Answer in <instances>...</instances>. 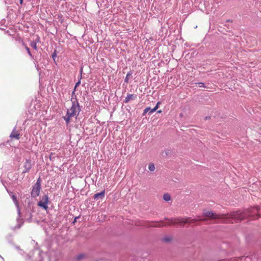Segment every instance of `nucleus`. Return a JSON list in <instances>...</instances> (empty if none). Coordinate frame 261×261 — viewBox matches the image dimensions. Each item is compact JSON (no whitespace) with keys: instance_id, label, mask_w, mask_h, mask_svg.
I'll list each match as a JSON object with an SVG mask.
<instances>
[{"instance_id":"obj_18","label":"nucleus","mask_w":261,"mask_h":261,"mask_svg":"<svg viewBox=\"0 0 261 261\" xmlns=\"http://www.w3.org/2000/svg\"><path fill=\"white\" fill-rule=\"evenodd\" d=\"M172 151L171 149H167L165 150L164 152H165V155L163 154V155L164 156H166L170 154H171Z\"/></svg>"},{"instance_id":"obj_15","label":"nucleus","mask_w":261,"mask_h":261,"mask_svg":"<svg viewBox=\"0 0 261 261\" xmlns=\"http://www.w3.org/2000/svg\"><path fill=\"white\" fill-rule=\"evenodd\" d=\"M73 117L72 116H70L69 114H66V116L63 117L64 119L66 121V123L68 124L70 121L71 118Z\"/></svg>"},{"instance_id":"obj_8","label":"nucleus","mask_w":261,"mask_h":261,"mask_svg":"<svg viewBox=\"0 0 261 261\" xmlns=\"http://www.w3.org/2000/svg\"><path fill=\"white\" fill-rule=\"evenodd\" d=\"M105 190H103L102 191H101V192L100 193H97L96 194H95L93 196V198L95 200H97L98 199H103L105 196Z\"/></svg>"},{"instance_id":"obj_9","label":"nucleus","mask_w":261,"mask_h":261,"mask_svg":"<svg viewBox=\"0 0 261 261\" xmlns=\"http://www.w3.org/2000/svg\"><path fill=\"white\" fill-rule=\"evenodd\" d=\"M19 136L20 134L18 133L17 131H16V127H15L13 131L11 133L10 137L11 139H15L16 140H19L20 138Z\"/></svg>"},{"instance_id":"obj_33","label":"nucleus","mask_w":261,"mask_h":261,"mask_svg":"<svg viewBox=\"0 0 261 261\" xmlns=\"http://www.w3.org/2000/svg\"><path fill=\"white\" fill-rule=\"evenodd\" d=\"M158 113H161L162 112V111L161 110H159L157 112Z\"/></svg>"},{"instance_id":"obj_6","label":"nucleus","mask_w":261,"mask_h":261,"mask_svg":"<svg viewBox=\"0 0 261 261\" xmlns=\"http://www.w3.org/2000/svg\"><path fill=\"white\" fill-rule=\"evenodd\" d=\"M166 220L167 221V223H164L163 221L153 222L154 224L150 225V226L153 227H162L166 226H169L168 225L169 222V221L168 220Z\"/></svg>"},{"instance_id":"obj_17","label":"nucleus","mask_w":261,"mask_h":261,"mask_svg":"<svg viewBox=\"0 0 261 261\" xmlns=\"http://www.w3.org/2000/svg\"><path fill=\"white\" fill-rule=\"evenodd\" d=\"M163 199L166 201H168L171 199V196L169 194H165L163 195Z\"/></svg>"},{"instance_id":"obj_20","label":"nucleus","mask_w":261,"mask_h":261,"mask_svg":"<svg viewBox=\"0 0 261 261\" xmlns=\"http://www.w3.org/2000/svg\"><path fill=\"white\" fill-rule=\"evenodd\" d=\"M75 91H74V90L72 92L71 98V101L72 102H73V100H75V99L77 100L76 97L75 95Z\"/></svg>"},{"instance_id":"obj_29","label":"nucleus","mask_w":261,"mask_h":261,"mask_svg":"<svg viewBox=\"0 0 261 261\" xmlns=\"http://www.w3.org/2000/svg\"><path fill=\"white\" fill-rule=\"evenodd\" d=\"M211 118V116H206L205 118H204V119L205 120H207L208 119H210Z\"/></svg>"},{"instance_id":"obj_27","label":"nucleus","mask_w":261,"mask_h":261,"mask_svg":"<svg viewBox=\"0 0 261 261\" xmlns=\"http://www.w3.org/2000/svg\"><path fill=\"white\" fill-rule=\"evenodd\" d=\"M80 218V216L75 217L72 223L75 224V223L77 221V220L79 219Z\"/></svg>"},{"instance_id":"obj_36","label":"nucleus","mask_w":261,"mask_h":261,"mask_svg":"<svg viewBox=\"0 0 261 261\" xmlns=\"http://www.w3.org/2000/svg\"><path fill=\"white\" fill-rule=\"evenodd\" d=\"M95 261H100V260H96Z\"/></svg>"},{"instance_id":"obj_24","label":"nucleus","mask_w":261,"mask_h":261,"mask_svg":"<svg viewBox=\"0 0 261 261\" xmlns=\"http://www.w3.org/2000/svg\"><path fill=\"white\" fill-rule=\"evenodd\" d=\"M197 84H198L199 87H200V88L205 87L204 84L203 83H198Z\"/></svg>"},{"instance_id":"obj_12","label":"nucleus","mask_w":261,"mask_h":261,"mask_svg":"<svg viewBox=\"0 0 261 261\" xmlns=\"http://www.w3.org/2000/svg\"><path fill=\"white\" fill-rule=\"evenodd\" d=\"M11 198H12L14 203L16 205V206L18 207V213L19 215H20V209L19 208L18 202V200H17L16 196L15 195H11Z\"/></svg>"},{"instance_id":"obj_7","label":"nucleus","mask_w":261,"mask_h":261,"mask_svg":"<svg viewBox=\"0 0 261 261\" xmlns=\"http://www.w3.org/2000/svg\"><path fill=\"white\" fill-rule=\"evenodd\" d=\"M24 170L22 171V173L28 172L32 168L31 161L30 160H26L23 165Z\"/></svg>"},{"instance_id":"obj_16","label":"nucleus","mask_w":261,"mask_h":261,"mask_svg":"<svg viewBox=\"0 0 261 261\" xmlns=\"http://www.w3.org/2000/svg\"><path fill=\"white\" fill-rule=\"evenodd\" d=\"M132 72L131 71H129V72H128L126 75V77L124 79V82L126 83H129V79H130V77L132 76Z\"/></svg>"},{"instance_id":"obj_21","label":"nucleus","mask_w":261,"mask_h":261,"mask_svg":"<svg viewBox=\"0 0 261 261\" xmlns=\"http://www.w3.org/2000/svg\"><path fill=\"white\" fill-rule=\"evenodd\" d=\"M31 46H32L35 50H37L36 42L32 41L30 44Z\"/></svg>"},{"instance_id":"obj_31","label":"nucleus","mask_w":261,"mask_h":261,"mask_svg":"<svg viewBox=\"0 0 261 261\" xmlns=\"http://www.w3.org/2000/svg\"><path fill=\"white\" fill-rule=\"evenodd\" d=\"M23 3V0H20V4H22Z\"/></svg>"},{"instance_id":"obj_13","label":"nucleus","mask_w":261,"mask_h":261,"mask_svg":"<svg viewBox=\"0 0 261 261\" xmlns=\"http://www.w3.org/2000/svg\"><path fill=\"white\" fill-rule=\"evenodd\" d=\"M155 111H154V108L151 109L150 107L146 108L143 111V115H145L148 112L149 115L152 114V113Z\"/></svg>"},{"instance_id":"obj_2","label":"nucleus","mask_w":261,"mask_h":261,"mask_svg":"<svg viewBox=\"0 0 261 261\" xmlns=\"http://www.w3.org/2000/svg\"><path fill=\"white\" fill-rule=\"evenodd\" d=\"M259 217H261V207L258 205L248 208L243 212L236 211L232 212L230 214V217L236 222H241L246 218L255 220Z\"/></svg>"},{"instance_id":"obj_19","label":"nucleus","mask_w":261,"mask_h":261,"mask_svg":"<svg viewBox=\"0 0 261 261\" xmlns=\"http://www.w3.org/2000/svg\"><path fill=\"white\" fill-rule=\"evenodd\" d=\"M148 169L150 171H154L155 170V166L153 163H150L148 166Z\"/></svg>"},{"instance_id":"obj_30","label":"nucleus","mask_w":261,"mask_h":261,"mask_svg":"<svg viewBox=\"0 0 261 261\" xmlns=\"http://www.w3.org/2000/svg\"><path fill=\"white\" fill-rule=\"evenodd\" d=\"M5 188L7 190V191L8 192V193L10 195V193H11V192H10L7 189V188L5 186Z\"/></svg>"},{"instance_id":"obj_10","label":"nucleus","mask_w":261,"mask_h":261,"mask_svg":"<svg viewBox=\"0 0 261 261\" xmlns=\"http://www.w3.org/2000/svg\"><path fill=\"white\" fill-rule=\"evenodd\" d=\"M137 98L136 95L128 94L124 100L125 103H127L130 100H134Z\"/></svg>"},{"instance_id":"obj_32","label":"nucleus","mask_w":261,"mask_h":261,"mask_svg":"<svg viewBox=\"0 0 261 261\" xmlns=\"http://www.w3.org/2000/svg\"><path fill=\"white\" fill-rule=\"evenodd\" d=\"M82 71H83V69H82V68L81 69V71H80L81 75H82Z\"/></svg>"},{"instance_id":"obj_11","label":"nucleus","mask_w":261,"mask_h":261,"mask_svg":"<svg viewBox=\"0 0 261 261\" xmlns=\"http://www.w3.org/2000/svg\"><path fill=\"white\" fill-rule=\"evenodd\" d=\"M22 45L24 46L25 49L27 50V51L28 54L29 55V56H30V57L31 58L35 60V62L38 63V59H37V57H36L35 58H34V57L32 55V54L30 50V48L24 43H22Z\"/></svg>"},{"instance_id":"obj_5","label":"nucleus","mask_w":261,"mask_h":261,"mask_svg":"<svg viewBox=\"0 0 261 261\" xmlns=\"http://www.w3.org/2000/svg\"><path fill=\"white\" fill-rule=\"evenodd\" d=\"M49 202V198L47 195H44L42 197V199L40 200L37 205L38 206L42 208L45 210H47L48 208L47 204Z\"/></svg>"},{"instance_id":"obj_23","label":"nucleus","mask_w":261,"mask_h":261,"mask_svg":"<svg viewBox=\"0 0 261 261\" xmlns=\"http://www.w3.org/2000/svg\"><path fill=\"white\" fill-rule=\"evenodd\" d=\"M57 55L56 50H55L54 52L52 54V58L54 61H55V58L57 57Z\"/></svg>"},{"instance_id":"obj_26","label":"nucleus","mask_w":261,"mask_h":261,"mask_svg":"<svg viewBox=\"0 0 261 261\" xmlns=\"http://www.w3.org/2000/svg\"><path fill=\"white\" fill-rule=\"evenodd\" d=\"M161 102L160 101H159L157 102L156 106H155V107L154 108V111H156L158 108H159V105L161 104Z\"/></svg>"},{"instance_id":"obj_25","label":"nucleus","mask_w":261,"mask_h":261,"mask_svg":"<svg viewBox=\"0 0 261 261\" xmlns=\"http://www.w3.org/2000/svg\"><path fill=\"white\" fill-rule=\"evenodd\" d=\"M81 84V81L80 80L75 84V87H74V91H75L76 87H77Z\"/></svg>"},{"instance_id":"obj_22","label":"nucleus","mask_w":261,"mask_h":261,"mask_svg":"<svg viewBox=\"0 0 261 261\" xmlns=\"http://www.w3.org/2000/svg\"><path fill=\"white\" fill-rule=\"evenodd\" d=\"M85 257V255L84 254H80L76 256V259L77 260L81 259Z\"/></svg>"},{"instance_id":"obj_1","label":"nucleus","mask_w":261,"mask_h":261,"mask_svg":"<svg viewBox=\"0 0 261 261\" xmlns=\"http://www.w3.org/2000/svg\"><path fill=\"white\" fill-rule=\"evenodd\" d=\"M203 216L206 218H199V219H192L189 217H187L186 218H182L181 217H178L176 218H165V220H168L169 221V225H179L180 226L183 227L184 224L186 223H194L198 221H205L207 220L206 218H209L212 220L219 219H221V217L220 215L217 214L215 213H213L212 211H204L203 213Z\"/></svg>"},{"instance_id":"obj_14","label":"nucleus","mask_w":261,"mask_h":261,"mask_svg":"<svg viewBox=\"0 0 261 261\" xmlns=\"http://www.w3.org/2000/svg\"><path fill=\"white\" fill-rule=\"evenodd\" d=\"M172 240V237L171 236L165 237L162 239V241L166 243H171Z\"/></svg>"},{"instance_id":"obj_34","label":"nucleus","mask_w":261,"mask_h":261,"mask_svg":"<svg viewBox=\"0 0 261 261\" xmlns=\"http://www.w3.org/2000/svg\"><path fill=\"white\" fill-rule=\"evenodd\" d=\"M32 214H31V213H30V218H32Z\"/></svg>"},{"instance_id":"obj_28","label":"nucleus","mask_w":261,"mask_h":261,"mask_svg":"<svg viewBox=\"0 0 261 261\" xmlns=\"http://www.w3.org/2000/svg\"><path fill=\"white\" fill-rule=\"evenodd\" d=\"M39 41H40V38H39V37L38 36L35 42H36V43H37V42H39Z\"/></svg>"},{"instance_id":"obj_4","label":"nucleus","mask_w":261,"mask_h":261,"mask_svg":"<svg viewBox=\"0 0 261 261\" xmlns=\"http://www.w3.org/2000/svg\"><path fill=\"white\" fill-rule=\"evenodd\" d=\"M41 179L39 177L36 184L33 186L32 190L31 192V197L33 198H36L38 196H39L41 188Z\"/></svg>"},{"instance_id":"obj_3","label":"nucleus","mask_w":261,"mask_h":261,"mask_svg":"<svg viewBox=\"0 0 261 261\" xmlns=\"http://www.w3.org/2000/svg\"><path fill=\"white\" fill-rule=\"evenodd\" d=\"M80 111L81 108L79 103L77 100L75 99V100H73V102H72L71 107L67 110V113L69 114L70 116L73 117L75 116H77Z\"/></svg>"},{"instance_id":"obj_35","label":"nucleus","mask_w":261,"mask_h":261,"mask_svg":"<svg viewBox=\"0 0 261 261\" xmlns=\"http://www.w3.org/2000/svg\"><path fill=\"white\" fill-rule=\"evenodd\" d=\"M35 243V241L34 240H32L31 243Z\"/></svg>"}]
</instances>
